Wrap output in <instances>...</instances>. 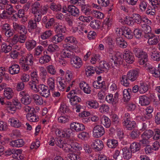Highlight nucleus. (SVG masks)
Masks as SVG:
<instances>
[{
  "label": "nucleus",
  "instance_id": "nucleus-1",
  "mask_svg": "<svg viewBox=\"0 0 160 160\" xmlns=\"http://www.w3.org/2000/svg\"><path fill=\"white\" fill-rule=\"evenodd\" d=\"M110 59L113 61L112 63L111 64L112 72L114 75H117L120 72L119 67L122 62L119 60V58H117L115 56H113L112 54H110Z\"/></svg>",
  "mask_w": 160,
  "mask_h": 160
},
{
  "label": "nucleus",
  "instance_id": "nucleus-2",
  "mask_svg": "<svg viewBox=\"0 0 160 160\" xmlns=\"http://www.w3.org/2000/svg\"><path fill=\"white\" fill-rule=\"evenodd\" d=\"M105 133V130L103 127L100 125H97L95 126L92 130L93 136L96 138H98L103 136Z\"/></svg>",
  "mask_w": 160,
  "mask_h": 160
},
{
  "label": "nucleus",
  "instance_id": "nucleus-3",
  "mask_svg": "<svg viewBox=\"0 0 160 160\" xmlns=\"http://www.w3.org/2000/svg\"><path fill=\"white\" fill-rule=\"evenodd\" d=\"M50 90L48 87L44 84H40L38 85V90L40 95L43 97L47 98L50 95Z\"/></svg>",
  "mask_w": 160,
  "mask_h": 160
},
{
  "label": "nucleus",
  "instance_id": "nucleus-4",
  "mask_svg": "<svg viewBox=\"0 0 160 160\" xmlns=\"http://www.w3.org/2000/svg\"><path fill=\"white\" fill-rule=\"evenodd\" d=\"M123 58L126 62L130 64L132 63L134 61V56L128 50L125 49L124 51Z\"/></svg>",
  "mask_w": 160,
  "mask_h": 160
},
{
  "label": "nucleus",
  "instance_id": "nucleus-5",
  "mask_svg": "<svg viewBox=\"0 0 160 160\" xmlns=\"http://www.w3.org/2000/svg\"><path fill=\"white\" fill-rule=\"evenodd\" d=\"M113 61L111 60L109 63L105 61H102L100 62V64L98 68V73H102L103 72L107 71L109 68H111V64L112 63Z\"/></svg>",
  "mask_w": 160,
  "mask_h": 160
},
{
  "label": "nucleus",
  "instance_id": "nucleus-6",
  "mask_svg": "<svg viewBox=\"0 0 160 160\" xmlns=\"http://www.w3.org/2000/svg\"><path fill=\"white\" fill-rule=\"evenodd\" d=\"M118 97L119 94L117 93H116L114 96L112 94H109L106 96L105 100L108 103L114 105L118 102Z\"/></svg>",
  "mask_w": 160,
  "mask_h": 160
},
{
  "label": "nucleus",
  "instance_id": "nucleus-7",
  "mask_svg": "<svg viewBox=\"0 0 160 160\" xmlns=\"http://www.w3.org/2000/svg\"><path fill=\"white\" fill-rule=\"evenodd\" d=\"M70 63L72 66L76 68H78L82 65V62L81 58L75 54L70 60Z\"/></svg>",
  "mask_w": 160,
  "mask_h": 160
},
{
  "label": "nucleus",
  "instance_id": "nucleus-8",
  "mask_svg": "<svg viewBox=\"0 0 160 160\" xmlns=\"http://www.w3.org/2000/svg\"><path fill=\"white\" fill-rule=\"evenodd\" d=\"M91 145L93 149L96 151L101 150L104 147L103 142L99 139L93 140Z\"/></svg>",
  "mask_w": 160,
  "mask_h": 160
},
{
  "label": "nucleus",
  "instance_id": "nucleus-9",
  "mask_svg": "<svg viewBox=\"0 0 160 160\" xmlns=\"http://www.w3.org/2000/svg\"><path fill=\"white\" fill-rule=\"evenodd\" d=\"M70 128L72 131L77 132L82 131L85 129V126L83 124L77 122L71 123L70 124Z\"/></svg>",
  "mask_w": 160,
  "mask_h": 160
},
{
  "label": "nucleus",
  "instance_id": "nucleus-10",
  "mask_svg": "<svg viewBox=\"0 0 160 160\" xmlns=\"http://www.w3.org/2000/svg\"><path fill=\"white\" fill-rule=\"evenodd\" d=\"M12 24L13 29L15 31L20 33H27V29L24 25L18 24L16 22H13Z\"/></svg>",
  "mask_w": 160,
  "mask_h": 160
},
{
  "label": "nucleus",
  "instance_id": "nucleus-11",
  "mask_svg": "<svg viewBox=\"0 0 160 160\" xmlns=\"http://www.w3.org/2000/svg\"><path fill=\"white\" fill-rule=\"evenodd\" d=\"M25 63L28 64L30 66H32L33 63V55L31 54H28L25 56L22 57L20 60V63Z\"/></svg>",
  "mask_w": 160,
  "mask_h": 160
},
{
  "label": "nucleus",
  "instance_id": "nucleus-12",
  "mask_svg": "<svg viewBox=\"0 0 160 160\" xmlns=\"http://www.w3.org/2000/svg\"><path fill=\"white\" fill-rule=\"evenodd\" d=\"M148 43L150 45H156L160 41V36L152 35H148Z\"/></svg>",
  "mask_w": 160,
  "mask_h": 160
},
{
  "label": "nucleus",
  "instance_id": "nucleus-13",
  "mask_svg": "<svg viewBox=\"0 0 160 160\" xmlns=\"http://www.w3.org/2000/svg\"><path fill=\"white\" fill-rule=\"evenodd\" d=\"M8 122H10L11 126L16 128H19L23 126L22 123L16 118H10Z\"/></svg>",
  "mask_w": 160,
  "mask_h": 160
},
{
  "label": "nucleus",
  "instance_id": "nucleus-14",
  "mask_svg": "<svg viewBox=\"0 0 160 160\" xmlns=\"http://www.w3.org/2000/svg\"><path fill=\"white\" fill-rule=\"evenodd\" d=\"M68 12L74 17H78L79 15V9L73 5L68 6Z\"/></svg>",
  "mask_w": 160,
  "mask_h": 160
},
{
  "label": "nucleus",
  "instance_id": "nucleus-15",
  "mask_svg": "<svg viewBox=\"0 0 160 160\" xmlns=\"http://www.w3.org/2000/svg\"><path fill=\"white\" fill-rule=\"evenodd\" d=\"M133 52L136 56L139 59H142L148 57L147 53L143 52L141 49L135 48L133 49Z\"/></svg>",
  "mask_w": 160,
  "mask_h": 160
},
{
  "label": "nucleus",
  "instance_id": "nucleus-16",
  "mask_svg": "<svg viewBox=\"0 0 160 160\" xmlns=\"http://www.w3.org/2000/svg\"><path fill=\"white\" fill-rule=\"evenodd\" d=\"M138 76V72L134 70H132L129 71L128 72L127 75L128 80L132 82L135 81L136 79Z\"/></svg>",
  "mask_w": 160,
  "mask_h": 160
},
{
  "label": "nucleus",
  "instance_id": "nucleus-17",
  "mask_svg": "<svg viewBox=\"0 0 160 160\" xmlns=\"http://www.w3.org/2000/svg\"><path fill=\"white\" fill-rule=\"evenodd\" d=\"M79 87L84 93L88 94L90 93L91 88L88 84L85 82H81L79 83Z\"/></svg>",
  "mask_w": 160,
  "mask_h": 160
},
{
  "label": "nucleus",
  "instance_id": "nucleus-18",
  "mask_svg": "<svg viewBox=\"0 0 160 160\" xmlns=\"http://www.w3.org/2000/svg\"><path fill=\"white\" fill-rule=\"evenodd\" d=\"M36 45V41L33 39H28L25 42V47L29 51L32 50Z\"/></svg>",
  "mask_w": 160,
  "mask_h": 160
},
{
  "label": "nucleus",
  "instance_id": "nucleus-19",
  "mask_svg": "<svg viewBox=\"0 0 160 160\" xmlns=\"http://www.w3.org/2000/svg\"><path fill=\"white\" fill-rule=\"evenodd\" d=\"M123 157L125 159H129L132 157V152L130 148L125 147L122 149Z\"/></svg>",
  "mask_w": 160,
  "mask_h": 160
},
{
  "label": "nucleus",
  "instance_id": "nucleus-20",
  "mask_svg": "<svg viewBox=\"0 0 160 160\" xmlns=\"http://www.w3.org/2000/svg\"><path fill=\"white\" fill-rule=\"evenodd\" d=\"M20 71V67L19 65L15 64L9 67L8 71L12 75L18 74Z\"/></svg>",
  "mask_w": 160,
  "mask_h": 160
},
{
  "label": "nucleus",
  "instance_id": "nucleus-21",
  "mask_svg": "<svg viewBox=\"0 0 160 160\" xmlns=\"http://www.w3.org/2000/svg\"><path fill=\"white\" fill-rule=\"evenodd\" d=\"M31 11L32 13L34 15L35 21L38 22H39L41 21L42 16L41 10L32 8Z\"/></svg>",
  "mask_w": 160,
  "mask_h": 160
},
{
  "label": "nucleus",
  "instance_id": "nucleus-22",
  "mask_svg": "<svg viewBox=\"0 0 160 160\" xmlns=\"http://www.w3.org/2000/svg\"><path fill=\"white\" fill-rule=\"evenodd\" d=\"M61 56L64 58H69L71 59L74 56L75 53L69 50L64 49L61 52Z\"/></svg>",
  "mask_w": 160,
  "mask_h": 160
},
{
  "label": "nucleus",
  "instance_id": "nucleus-23",
  "mask_svg": "<svg viewBox=\"0 0 160 160\" xmlns=\"http://www.w3.org/2000/svg\"><path fill=\"white\" fill-rule=\"evenodd\" d=\"M87 106L90 109H96L99 107V104L96 100H91L88 101L86 102Z\"/></svg>",
  "mask_w": 160,
  "mask_h": 160
},
{
  "label": "nucleus",
  "instance_id": "nucleus-24",
  "mask_svg": "<svg viewBox=\"0 0 160 160\" xmlns=\"http://www.w3.org/2000/svg\"><path fill=\"white\" fill-rule=\"evenodd\" d=\"M82 3L79 5L81 7L82 12L86 15H89L91 12V9L88 7V5L85 4L84 0H82Z\"/></svg>",
  "mask_w": 160,
  "mask_h": 160
},
{
  "label": "nucleus",
  "instance_id": "nucleus-25",
  "mask_svg": "<svg viewBox=\"0 0 160 160\" xmlns=\"http://www.w3.org/2000/svg\"><path fill=\"white\" fill-rule=\"evenodd\" d=\"M47 84L48 88L52 91H54L55 88V78L50 77L47 79Z\"/></svg>",
  "mask_w": 160,
  "mask_h": 160
},
{
  "label": "nucleus",
  "instance_id": "nucleus-26",
  "mask_svg": "<svg viewBox=\"0 0 160 160\" xmlns=\"http://www.w3.org/2000/svg\"><path fill=\"white\" fill-rule=\"evenodd\" d=\"M139 103L142 106L147 105L150 102L149 98L146 96H141L139 97Z\"/></svg>",
  "mask_w": 160,
  "mask_h": 160
},
{
  "label": "nucleus",
  "instance_id": "nucleus-27",
  "mask_svg": "<svg viewBox=\"0 0 160 160\" xmlns=\"http://www.w3.org/2000/svg\"><path fill=\"white\" fill-rule=\"evenodd\" d=\"M4 97L8 99H11L13 97L14 93L13 90L10 88H7L4 90Z\"/></svg>",
  "mask_w": 160,
  "mask_h": 160
},
{
  "label": "nucleus",
  "instance_id": "nucleus-28",
  "mask_svg": "<svg viewBox=\"0 0 160 160\" xmlns=\"http://www.w3.org/2000/svg\"><path fill=\"white\" fill-rule=\"evenodd\" d=\"M130 148L132 153H134L140 150L141 146L139 143L134 142L130 145Z\"/></svg>",
  "mask_w": 160,
  "mask_h": 160
},
{
  "label": "nucleus",
  "instance_id": "nucleus-29",
  "mask_svg": "<svg viewBox=\"0 0 160 160\" xmlns=\"http://www.w3.org/2000/svg\"><path fill=\"white\" fill-rule=\"evenodd\" d=\"M107 146L111 148H115L118 145V141L115 139H109L107 140Z\"/></svg>",
  "mask_w": 160,
  "mask_h": 160
},
{
  "label": "nucleus",
  "instance_id": "nucleus-30",
  "mask_svg": "<svg viewBox=\"0 0 160 160\" xmlns=\"http://www.w3.org/2000/svg\"><path fill=\"white\" fill-rule=\"evenodd\" d=\"M64 39V36L61 33H58L52 38V41L54 43H57L61 42Z\"/></svg>",
  "mask_w": 160,
  "mask_h": 160
},
{
  "label": "nucleus",
  "instance_id": "nucleus-31",
  "mask_svg": "<svg viewBox=\"0 0 160 160\" xmlns=\"http://www.w3.org/2000/svg\"><path fill=\"white\" fill-rule=\"evenodd\" d=\"M27 119L31 122H37L38 121V117L31 112L28 113L26 116Z\"/></svg>",
  "mask_w": 160,
  "mask_h": 160
},
{
  "label": "nucleus",
  "instance_id": "nucleus-32",
  "mask_svg": "<svg viewBox=\"0 0 160 160\" xmlns=\"http://www.w3.org/2000/svg\"><path fill=\"white\" fill-rule=\"evenodd\" d=\"M101 122L106 128H109L111 124V122L110 119L105 116H103L102 117Z\"/></svg>",
  "mask_w": 160,
  "mask_h": 160
},
{
  "label": "nucleus",
  "instance_id": "nucleus-33",
  "mask_svg": "<svg viewBox=\"0 0 160 160\" xmlns=\"http://www.w3.org/2000/svg\"><path fill=\"white\" fill-rule=\"evenodd\" d=\"M123 36L126 38L131 39L133 38V33L131 30L128 27H125L123 29Z\"/></svg>",
  "mask_w": 160,
  "mask_h": 160
},
{
  "label": "nucleus",
  "instance_id": "nucleus-34",
  "mask_svg": "<svg viewBox=\"0 0 160 160\" xmlns=\"http://www.w3.org/2000/svg\"><path fill=\"white\" fill-rule=\"evenodd\" d=\"M37 22H38L35 21V18H34V20H29L28 26V29L29 32H30L32 30L35 29L37 27Z\"/></svg>",
  "mask_w": 160,
  "mask_h": 160
},
{
  "label": "nucleus",
  "instance_id": "nucleus-35",
  "mask_svg": "<svg viewBox=\"0 0 160 160\" xmlns=\"http://www.w3.org/2000/svg\"><path fill=\"white\" fill-rule=\"evenodd\" d=\"M116 42L117 45L122 48H126L127 45V42L123 40L122 37L117 38L116 39Z\"/></svg>",
  "mask_w": 160,
  "mask_h": 160
},
{
  "label": "nucleus",
  "instance_id": "nucleus-36",
  "mask_svg": "<svg viewBox=\"0 0 160 160\" xmlns=\"http://www.w3.org/2000/svg\"><path fill=\"white\" fill-rule=\"evenodd\" d=\"M32 97L37 105H40L43 104V100L42 98L39 95L33 94L32 96Z\"/></svg>",
  "mask_w": 160,
  "mask_h": 160
},
{
  "label": "nucleus",
  "instance_id": "nucleus-37",
  "mask_svg": "<svg viewBox=\"0 0 160 160\" xmlns=\"http://www.w3.org/2000/svg\"><path fill=\"white\" fill-rule=\"evenodd\" d=\"M85 73L88 76L92 75L95 72V68L92 66H86L85 67Z\"/></svg>",
  "mask_w": 160,
  "mask_h": 160
},
{
  "label": "nucleus",
  "instance_id": "nucleus-38",
  "mask_svg": "<svg viewBox=\"0 0 160 160\" xmlns=\"http://www.w3.org/2000/svg\"><path fill=\"white\" fill-rule=\"evenodd\" d=\"M64 41L67 43H71L72 44H76L77 43L76 39L73 36H68L66 37Z\"/></svg>",
  "mask_w": 160,
  "mask_h": 160
},
{
  "label": "nucleus",
  "instance_id": "nucleus-39",
  "mask_svg": "<svg viewBox=\"0 0 160 160\" xmlns=\"http://www.w3.org/2000/svg\"><path fill=\"white\" fill-rule=\"evenodd\" d=\"M51 59V57L49 55H45L40 58L39 62L41 64H44L49 62Z\"/></svg>",
  "mask_w": 160,
  "mask_h": 160
},
{
  "label": "nucleus",
  "instance_id": "nucleus-40",
  "mask_svg": "<svg viewBox=\"0 0 160 160\" xmlns=\"http://www.w3.org/2000/svg\"><path fill=\"white\" fill-rule=\"evenodd\" d=\"M59 110L61 112L63 113H67L70 111V109L68 107L64 102H61Z\"/></svg>",
  "mask_w": 160,
  "mask_h": 160
},
{
  "label": "nucleus",
  "instance_id": "nucleus-41",
  "mask_svg": "<svg viewBox=\"0 0 160 160\" xmlns=\"http://www.w3.org/2000/svg\"><path fill=\"white\" fill-rule=\"evenodd\" d=\"M12 49V47L10 44L7 45L6 43H3L1 46V51L5 53L10 52Z\"/></svg>",
  "mask_w": 160,
  "mask_h": 160
},
{
  "label": "nucleus",
  "instance_id": "nucleus-42",
  "mask_svg": "<svg viewBox=\"0 0 160 160\" xmlns=\"http://www.w3.org/2000/svg\"><path fill=\"white\" fill-rule=\"evenodd\" d=\"M129 80L128 77L125 75H122L120 79L121 83L125 87H128L129 85Z\"/></svg>",
  "mask_w": 160,
  "mask_h": 160
},
{
  "label": "nucleus",
  "instance_id": "nucleus-43",
  "mask_svg": "<svg viewBox=\"0 0 160 160\" xmlns=\"http://www.w3.org/2000/svg\"><path fill=\"white\" fill-rule=\"evenodd\" d=\"M52 34V31L49 30L41 33L40 37L42 39L46 40L49 38Z\"/></svg>",
  "mask_w": 160,
  "mask_h": 160
},
{
  "label": "nucleus",
  "instance_id": "nucleus-44",
  "mask_svg": "<svg viewBox=\"0 0 160 160\" xmlns=\"http://www.w3.org/2000/svg\"><path fill=\"white\" fill-rule=\"evenodd\" d=\"M154 135V131L149 129L145 131L141 135V137H145L148 139L150 138Z\"/></svg>",
  "mask_w": 160,
  "mask_h": 160
},
{
  "label": "nucleus",
  "instance_id": "nucleus-45",
  "mask_svg": "<svg viewBox=\"0 0 160 160\" xmlns=\"http://www.w3.org/2000/svg\"><path fill=\"white\" fill-rule=\"evenodd\" d=\"M60 50L59 47L55 44H50L48 47L47 50L50 52H55L58 51Z\"/></svg>",
  "mask_w": 160,
  "mask_h": 160
},
{
  "label": "nucleus",
  "instance_id": "nucleus-46",
  "mask_svg": "<svg viewBox=\"0 0 160 160\" xmlns=\"http://www.w3.org/2000/svg\"><path fill=\"white\" fill-rule=\"evenodd\" d=\"M71 140L70 139H67V142L65 146H64L63 149V150L65 152H72V147H71Z\"/></svg>",
  "mask_w": 160,
  "mask_h": 160
},
{
  "label": "nucleus",
  "instance_id": "nucleus-47",
  "mask_svg": "<svg viewBox=\"0 0 160 160\" xmlns=\"http://www.w3.org/2000/svg\"><path fill=\"white\" fill-rule=\"evenodd\" d=\"M69 98L70 99V102L72 105H77L81 101V98L76 96H74Z\"/></svg>",
  "mask_w": 160,
  "mask_h": 160
},
{
  "label": "nucleus",
  "instance_id": "nucleus-48",
  "mask_svg": "<svg viewBox=\"0 0 160 160\" xmlns=\"http://www.w3.org/2000/svg\"><path fill=\"white\" fill-rule=\"evenodd\" d=\"M145 110L147 112V115L145 116V118L147 119L151 118L152 117L151 114L153 111V108L151 106H149L146 108Z\"/></svg>",
  "mask_w": 160,
  "mask_h": 160
},
{
  "label": "nucleus",
  "instance_id": "nucleus-49",
  "mask_svg": "<svg viewBox=\"0 0 160 160\" xmlns=\"http://www.w3.org/2000/svg\"><path fill=\"white\" fill-rule=\"evenodd\" d=\"M67 139L66 140H62L60 138H58L57 139V142H56V144L57 146L61 148H64V146H65L66 144L67 143Z\"/></svg>",
  "mask_w": 160,
  "mask_h": 160
},
{
  "label": "nucleus",
  "instance_id": "nucleus-50",
  "mask_svg": "<svg viewBox=\"0 0 160 160\" xmlns=\"http://www.w3.org/2000/svg\"><path fill=\"white\" fill-rule=\"evenodd\" d=\"M27 33H20L19 35H17L18 42L20 43H24L26 42L27 36Z\"/></svg>",
  "mask_w": 160,
  "mask_h": 160
},
{
  "label": "nucleus",
  "instance_id": "nucleus-51",
  "mask_svg": "<svg viewBox=\"0 0 160 160\" xmlns=\"http://www.w3.org/2000/svg\"><path fill=\"white\" fill-rule=\"evenodd\" d=\"M54 31L57 33L65 32V29L63 26L58 24L55 28Z\"/></svg>",
  "mask_w": 160,
  "mask_h": 160
},
{
  "label": "nucleus",
  "instance_id": "nucleus-52",
  "mask_svg": "<svg viewBox=\"0 0 160 160\" xmlns=\"http://www.w3.org/2000/svg\"><path fill=\"white\" fill-rule=\"evenodd\" d=\"M105 85V82L104 81L98 82L94 81L93 83V86L96 89H100L102 88Z\"/></svg>",
  "mask_w": 160,
  "mask_h": 160
},
{
  "label": "nucleus",
  "instance_id": "nucleus-53",
  "mask_svg": "<svg viewBox=\"0 0 160 160\" xmlns=\"http://www.w3.org/2000/svg\"><path fill=\"white\" fill-rule=\"evenodd\" d=\"M131 90L130 89L124 90L123 92V98L124 99L125 101H128L131 98L130 94L129 92H130Z\"/></svg>",
  "mask_w": 160,
  "mask_h": 160
},
{
  "label": "nucleus",
  "instance_id": "nucleus-54",
  "mask_svg": "<svg viewBox=\"0 0 160 160\" xmlns=\"http://www.w3.org/2000/svg\"><path fill=\"white\" fill-rule=\"evenodd\" d=\"M139 87V92L141 93H144L148 89V85L145 83H141Z\"/></svg>",
  "mask_w": 160,
  "mask_h": 160
},
{
  "label": "nucleus",
  "instance_id": "nucleus-55",
  "mask_svg": "<svg viewBox=\"0 0 160 160\" xmlns=\"http://www.w3.org/2000/svg\"><path fill=\"white\" fill-rule=\"evenodd\" d=\"M90 113L86 112H84L82 115H81L82 117V121L84 123H87L90 122V120L87 116H88Z\"/></svg>",
  "mask_w": 160,
  "mask_h": 160
},
{
  "label": "nucleus",
  "instance_id": "nucleus-56",
  "mask_svg": "<svg viewBox=\"0 0 160 160\" xmlns=\"http://www.w3.org/2000/svg\"><path fill=\"white\" fill-rule=\"evenodd\" d=\"M140 134V132L139 131L134 130L130 133V137L131 138L135 139L138 138Z\"/></svg>",
  "mask_w": 160,
  "mask_h": 160
},
{
  "label": "nucleus",
  "instance_id": "nucleus-57",
  "mask_svg": "<svg viewBox=\"0 0 160 160\" xmlns=\"http://www.w3.org/2000/svg\"><path fill=\"white\" fill-rule=\"evenodd\" d=\"M69 119L68 116H62L58 117V121L61 123L64 124L69 122Z\"/></svg>",
  "mask_w": 160,
  "mask_h": 160
},
{
  "label": "nucleus",
  "instance_id": "nucleus-58",
  "mask_svg": "<svg viewBox=\"0 0 160 160\" xmlns=\"http://www.w3.org/2000/svg\"><path fill=\"white\" fill-rule=\"evenodd\" d=\"M50 8L54 11L58 12L61 10V6L60 4L51 3L50 5Z\"/></svg>",
  "mask_w": 160,
  "mask_h": 160
},
{
  "label": "nucleus",
  "instance_id": "nucleus-59",
  "mask_svg": "<svg viewBox=\"0 0 160 160\" xmlns=\"http://www.w3.org/2000/svg\"><path fill=\"white\" fill-rule=\"evenodd\" d=\"M46 69L48 72L52 75H55L56 73L55 68L52 65H50L47 66Z\"/></svg>",
  "mask_w": 160,
  "mask_h": 160
},
{
  "label": "nucleus",
  "instance_id": "nucleus-60",
  "mask_svg": "<svg viewBox=\"0 0 160 160\" xmlns=\"http://www.w3.org/2000/svg\"><path fill=\"white\" fill-rule=\"evenodd\" d=\"M90 26L93 29H97L100 27V22L98 20H94L91 22Z\"/></svg>",
  "mask_w": 160,
  "mask_h": 160
},
{
  "label": "nucleus",
  "instance_id": "nucleus-61",
  "mask_svg": "<svg viewBox=\"0 0 160 160\" xmlns=\"http://www.w3.org/2000/svg\"><path fill=\"white\" fill-rule=\"evenodd\" d=\"M58 87V89L61 91H63L66 87V83L65 80H61L59 81V84Z\"/></svg>",
  "mask_w": 160,
  "mask_h": 160
},
{
  "label": "nucleus",
  "instance_id": "nucleus-62",
  "mask_svg": "<svg viewBox=\"0 0 160 160\" xmlns=\"http://www.w3.org/2000/svg\"><path fill=\"white\" fill-rule=\"evenodd\" d=\"M151 58L154 61H160V52H153L151 55Z\"/></svg>",
  "mask_w": 160,
  "mask_h": 160
},
{
  "label": "nucleus",
  "instance_id": "nucleus-63",
  "mask_svg": "<svg viewBox=\"0 0 160 160\" xmlns=\"http://www.w3.org/2000/svg\"><path fill=\"white\" fill-rule=\"evenodd\" d=\"M71 147H72V150L73 149L75 150H80L82 149V146L79 144L77 142L71 141Z\"/></svg>",
  "mask_w": 160,
  "mask_h": 160
},
{
  "label": "nucleus",
  "instance_id": "nucleus-64",
  "mask_svg": "<svg viewBox=\"0 0 160 160\" xmlns=\"http://www.w3.org/2000/svg\"><path fill=\"white\" fill-rule=\"evenodd\" d=\"M6 107L7 108V109L9 112H10V111H14L16 110V107L13 104H12L11 102H7V103H6Z\"/></svg>",
  "mask_w": 160,
  "mask_h": 160
}]
</instances>
